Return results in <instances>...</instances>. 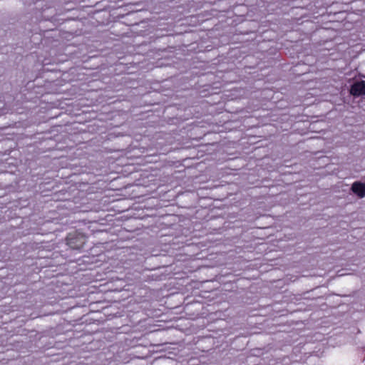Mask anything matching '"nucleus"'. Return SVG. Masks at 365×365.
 Returning a JSON list of instances; mask_svg holds the SVG:
<instances>
[{"instance_id":"1","label":"nucleus","mask_w":365,"mask_h":365,"mask_svg":"<svg viewBox=\"0 0 365 365\" xmlns=\"http://www.w3.org/2000/svg\"><path fill=\"white\" fill-rule=\"evenodd\" d=\"M66 244L73 250L81 249L86 243V236L80 232L69 234L66 239Z\"/></svg>"},{"instance_id":"2","label":"nucleus","mask_w":365,"mask_h":365,"mask_svg":"<svg viewBox=\"0 0 365 365\" xmlns=\"http://www.w3.org/2000/svg\"><path fill=\"white\" fill-rule=\"evenodd\" d=\"M350 93L354 96L365 95V81L356 82L350 88Z\"/></svg>"},{"instance_id":"3","label":"nucleus","mask_w":365,"mask_h":365,"mask_svg":"<svg viewBox=\"0 0 365 365\" xmlns=\"http://www.w3.org/2000/svg\"><path fill=\"white\" fill-rule=\"evenodd\" d=\"M351 190L358 197L363 198L365 197V183L357 181L354 182L351 187Z\"/></svg>"}]
</instances>
